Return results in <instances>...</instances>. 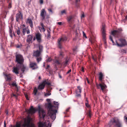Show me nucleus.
Listing matches in <instances>:
<instances>
[{
    "mask_svg": "<svg viewBox=\"0 0 127 127\" xmlns=\"http://www.w3.org/2000/svg\"><path fill=\"white\" fill-rule=\"evenodd\" d=\"M51 95V93L49 92H48L47 93H46L45 94V96H47L50 95Z\"/></svg>",
    "mask_w": 127,
    "mask_h": 127,
    "instance_id": "obj_40",
    "label": "nucleus"
},
{
    "mask_svg": "<svg viewBox=\"0 0 127 127\" xmlns=\"http://www.w3.org/2000/svg\"><path fill=\"white\" fill-rule=\"evenodd\" d=\"M90 41L91 42V43H93L94 42V41H93L92 40H90Z\"/></svg>",
    "mask_w": 127,
    "mask_h": 127,
    "instance_id": "obj_59",
    "label": "nucleus"
},
{
    "mask_svg": "<svg viewBox=\"0 0 127 127\" xmlns=\"http://www.w3.org/2000/svg\"><path fill=\"white\" fill-rule=\"evenodd\" d=\"M67 40V38L65 36L59 39L58 42V47L60 49H61L62 48L63 43L66 41Z\"/></svg>",
    "mask_w": 127,
    "mask_h": 127,
    "instance_id": "obj_8",
    "label": "nucleus"
},
{
    "mask_svg": "<svg viewBox=\"0 0 127 127\" xmlns=\"http://www.w3.org/2000/svg\"><path fill=\"white\" fill-rule=\"evenodd\" d=\"M33 35L32 34H30L27 36V41L29 44L30 43H32V39H33Z\"/></svg>",
    "mask_w": 127,
    "mask_h": 127,
    "instance_id": "obj_18",
    "label": "nucleus"
},
{
    "mask_svg": "<svg viewBox=\"0 0 127 127\" xmlns=\"http://www.w3.org/2000/svg\"><path fill=\"white\" fill-rule=\"evenodd\" d=\"M78 90H76V96L77 97H81L80 93L81 92L82 88L80 86L77 87Z\"/></svg>",
    "mask_w": 127,
    "mask_h": 127,
    "instance_id": "obj_19",
    "label": "nucleus"
},
{
    "mask_svg": "<svg viewBox=\"0 0 127 127\" xmlns=\"http://www.w3.org/2000/svg\"><path fill=\"white\" fill-rule=\"evenodd\" d=\"M109 124L110 127H121L122 124L118 118L114 117L110 120Z\"/></svg>",
    "mask_w": 127,
    "mask_h": 127,
    "instance_id": "obj_3",
    "label": "nucleus"
},
{
    "mask_svg": "<svg viewBox=\"0 0 127 127\" xmlns=\"http://www.w3.org/2000/svg\"><path fill=\"white\" fill-rule=\"evenodd\" d=\"M16 61L17 63L16 66L13 67L12 71L16 74H19V70L21 69L22 73H24L27 68L23 64L24 59L23 56L20 54L16 55Z\"/></svg>",
    "mask_w": 127,
    "mask_h": 127,
    "instance_id": "obj_1",
    "label": "nucleus"
},
{
    "mask_svg": "<svg viewBox=\"0 0 127 127\" xmlns=\"http://www.w3.org/2000/svg\"><path fill=\"white\" fill-rule=\"evenodd\" d=\"M63 55V53L62 52H60V57H62Z\"/></svg>",
    "mask_w": 127,
    "mask_h": 127,
    "instance_id": "obj_49",
    "label": "nucleus"
},
{
    "mask_svg": "<svg viewBox=\"0 0 127 127\" xmlns=\"http://www.w3.org/2000/svg\"><path fill=\"white\" fill-rule=\"evenodd\" d=\"M38 46L39 50H37L35 51H34L33 55V56L37 58L36 60L38 63H39L42 60L41 53L43 49V46L42 45H39Z\"/></svg>",
    "mask_w": 127,
    "mask_h": 127,
    "instance_id": "obj_4",
    "label": "nucleus"
},
{
    "mask_svg": "<svg viewBox=\"0 0 127 127\" xmlns=\"http://www.w3.org/2000/svg\"><path fill=\"white\" fill-rule=\"evenodd\" d=\"M70 109V108H68L66 110V111H68L69 109Z\"/></svg>",
    "mask_w": 127,
    "mask_h": 127,
    "instance_id": "obj_62",
    "label": "nucleus"
},
{
    "mask_svg": "<svg viewBox=\"0 0 127 127\" xmlns=\"http://www.w3.org/2000/svg\"><path fill=\"white\" fill-rule=\"evenodd\" d=\"M31 118L28 117L25 120L23 126L24 127H35L34 124L32 123H30Z\"/></svg>",
    "mask_w": 127,
    "mask_h": 127,
    "instance_id": "obj_5",
    "label": "nucleus"
},
{
    "mask_svg": "<svg viewBox=\"0 0 127 127\" xmlns=\"http://www.w3.org/2000/svg\"><path fill=\"white\" fill-rule=\"evenodd\" d=\"M122 30L121 29H119L117 30H114L111 32L112 34L114 36L118 37H119L121 33Z\"/></svg>",
    "mask_w": 127,
    "mask_h": 127,
    "instance_id": "obj_9",
    "label": "nucleus"
},
{
    "mask_svg": "<svg viewBox=\"0 0 127 127\" xmlns=\"http://www.w3.org/2000/svg\"><path fill=\"white\" fill-rule=\"evenodd\" d=\"M38 110L40 118L43 120L46 114L45 111L39 106H38Z\"/></svg>",
    "mask_w": 127,
    "mask_h": 127,
    "instance_id": "obj_7",
    "label": "nucleus"
},
{
    "mask_svg": "<svg viewBox=\"0 0 127 127\" xmlns=\"http://www.w3.org/2000/svg\"><path fill=\"white\" fill-rule=\"evenodd\" d=\"M50 67V66L49 65H47V67L46 68V69H47L48 68Z\"/></svg>",
    "mask_w": 127,
    "mask_h": 127,
    "instance_id": "obj_58",
    "label": "nucleus"
},
{
    "mask_svg": "<svg viewBox=\"0 0 127 127\" xmlns=\"http://www.w3.org/2000/svg\"><path fill=\"white\" fill-rule=\"evenodd\" d=\"M46 12L45 9H42L40 12V16L41 17V19L44 20L47 23L49 22L48 19L49 18V15H47L46 17Z\"/></svg>",
    "mask_w": 127,
    "mask_h": 127,
    "instance_id": "obj_6",
    "label": "nucleus"
},
{
    "mask_svg": "<svg viewBox=\"0 0 127 127\" xmlns=\"http://www.w3.org/2000/svg\"><path fill=\"white\" fill-rule=\"evenodd\" d=\"M81 71L83 72H84V68L83 67H82V69L81 70Z\"/></svg>",
    "mask_w": 127,
    "mask_h": 127,
    "instance_id": "obj_57",
    "label": "nucleus"
},
{
    "mask_svg": "<svg viewBox=\"0 0 127 127\" xmlns=\"http://www.w3.org/2000/svg\"><path fill=\"white\" fill-rule=\"evenodd\" d=\"M109 38L112 41V43L113 44V45H116V44H114V41H113V40L112 39V37L111 36H110Z\"/></svg>",
    "mask_w": 127,
    "mask_h": 127,
    "instance_id": "obj_34",
    "label": "nucleus"
},
{
    "mask_svg": "<svg viewBox=\"0 0 127 127\" xmlns=\"http://www.w3.org/2000/svg\"><path fill=\"white\" fill-rule=\"evenodd\" d=\"M4 127H6V123H5V121H4Z\"/></svg>",
    "mask_w": 127,
    "mask_h": 127,
    "instance_id": "obj_54",
    "label": "nucleus"
},
{
    "mask_svg": "<svg viewBox=\"0 0 127 127\" xmlns=\"http://www.w3.org/2000/svg\"><path fill=\"white\" fill-rule=\"evenodd\" d=\"M11 85L13 86H15V87H17V85L16 84V83L15 81L13 82L12 83Z\"/></svg>",
    "mask_w": 127,
    "mask_h": 127,
    "instance_id": "obj_33",
    "label": "nucleus"
},
{
    "mask_svg": "<svg viewBox=\"0 0 127 127\" xmlns=\"http://www.w3.org/2000/svg\"><path fill=\"white\" fill-rule=\"evenodd\" d=\"M105 26L104 25H102V34L103 36V40L104 41L105 44H106V33H105Z\"/></svg>",
    "mask_w": 127,
    "mask_h": 127,
    "instance_id": "obj_12",
    "label": "nucleus"
},
{
    "mask_svg": "<svg viewBox=\"0 0 127 127\" xmlns=\"http://www.w3.org/2000/svg\"><path fill=\"white\" fill-rule=\"evenodd\" d=\"M52 60V58L50 57H49L46 60V61L47 62H50Z\"/></svg>",
    "mask_w": 127,
    "mask_h": 127,
    "instance_id": "obj_36",
    "label": "nucleus"
},
{
    "mask_svg": "<svg viewBox=\"0 0 127 127\" xmlns=\"http://www.w3.org/2000/svg\"><path fill=\"white\" fill-rule=\"evenodd\" d=\"M92 58L94 60V61L95 62H96V61L97 59H96L94 57H93H93Z\"/></svg>",
    "mask_w": 127,
    "mask_h": 127,
    "instance_id": "obj_51",
    "label": "nucleus"
},
{
    "mask_svg": "<svg viewBox=\"0 0 127 127\" xmlns=\"http://www.w3.org/2000/svg\"><path fill=\"white\" fill-rule=\"evenodd\" d=\"M21 126V123L19 122L16 123L15 125H10V127H20Z\"/></svg>",
    "mask_w": 127,
    "mask_h": 127,
    "instance_id": "obj_23",
    "label": "nucleus"
},
{
    "mask_svg": "<svg viewBox=\"0 0 127 127\" xmlns=\"http://www.w3.org/2000/svg\"><path fill=\"white\" fill-rule=\"evenodd\" d=\"M13 96L15 97L16 98L17 97V96L15 94H13Z\"/></svg>",
    "mask_w": 127,
    "mask_h": 127,
    "instance_id": "obj_60",
    "label": "nucleus"
},
{
    "mask_svg": "<svg viewBox=\"0 0 127 127\" xmlns=\"http://www.w3.org/2000/svg\"><path fill=\"white\" fill-rule=\"evenodd\" d=\"M124 119L125 122H127V117L126 116H124Z\"/></svg>",
    "mask_w": 127,
    "mask_h": 127,
    "instance_id": "obj_45",
    "label": "nucleus"
},
{
    "mask_svg": "<svg viewBox=\"0 0 127 127\" xmlns=\"http://www.w3.org/2000/svg\"><path fill=\"white\" fill-rule=\"evenodd\" d=\"M85 105H86V106L87 107H90V106L88 104V103H86Z\"/></svg>",
    "mask_w": 127,
    "mask_h": 127,
    "instance_id": "obj_46",
    "label": "nucleus"
},
{
    "mask_svg": "<svg viewBox=\"0 0 127 127\" xmlns=\"http://www.w3.org/2000/svg\"><path fill=\"white\" fill-rule=\"evenodd\" d=\"M85 17L84 15V14H82L81 16V18H84Z\"/></svg>",
    "mask_w": 127,
    "mask_h": 127,
    "instance_id": "obj_53",
    "label": "nucleus"
},
{
    "mask_svg": "<svg viewBox=\"0 0 127 127\" xmlns=\"http://www.w3.org/2000/svg\"><path fill=\"white\" fill-rule=\"evenodd\" d=\"M61 14L63 15L64 14H66V11L65 10H64L61 11Z\"/></svg>",
    "mask_w": 127,
    "mask_h": 127,
    "instance_id": "obj_37",
    "label": "nucleus"
},
{
    "mask_svg": "<svg viewBox=\"0 0 127 127\" xmlns=\"http://www.w3.org/2000/svg\"><path fill=\"white\" fill-rule=\"evenodd\" d=\"M21 73L20 75V77H22V76L21 75Z\"/></svg>",
    "mask_w": 127,
    "mask_h": 127,
    "instance_id": "obj_63",
    "label": "nucleus"
},
{
    "mask_svg": "<svg viewBox=\"0 0 127 127\" xmlns=\"http://www.w3.org/2000/svg\"><path fill=\"white\" fill-rule=\"evenodd\" d=\"M83 36H85V37L86 38H87V37H86V34L83 31Z\"/></svg>",
    "mask_w": 127,
    "mask_h": 127,
    "instance_id": "obj_47",
    "label": "nucleus"
},
{
    "mask_svg": "<svg viewBox=\"0 0 127 127\" xmlns=\"http://www.w3.org/2000/svg\"><path fill=\"white\" fill-rule=\"evenodd\" d=\"M16 32L17 34L18 35H19L21 34V33L19 29V28L18 29H17L16 31Z\"/></svg>",
    "mask_w": 127,
    "mask_h": 127,
    "instance_id": "obj_32",
    "label": "nucleus"
},
{
    "mask_svg": "<svg viewBox=\"0 0 127 127\" xmlns=\"http://www.w3.org/2000/svg\"><path fill=\"white\" fill-rule=\"evenodd\" d=\"M26 23L29 24L30 25V27L31 28H32L33 27V24L31 19L29 18L27 19V20L26 21Z\"/></svg>",
    "mask_w": 127,
    "mask_h": 127,
    "instance_id": "obj_22",
    "label": "nucleus"
},
{
    "mask_svg": "<svg viewBox=\"0 0 127 127\" xmlns=\"http://www.w3.org/2000/svg\"><path fill=\"white\" fill-rule=\"evenodd\" d=\"M35 36L33 37V40L34 41L36 39L38 42L40 43L41 40V34L38 33L35 34Z\"/></svg>",
    "mask_w": 127,
    "mask_h": 127,
    "instance_id": "obj_11",
    "label": "nucleus"
},
{
    "mask_svg": "<svg viewBox=\"0 0 127 127\" xmlns=\"http://www.w3.org/2000/svg\"><path fill=\"white\" fill-rule=\"evenodd\" d=\"M86 81H87V82L88 84H90V82L89 81V80H88V78L87 77H86V79H85V83H86Z\"/></svg>",
    "mask_w": 127,
    "mask_h": 127,
    "instance_id": "obj_41",
    "label": "nucleus"
},
{
    "mask_svg": "<svg viewBox=\"0 0 127 127\" xmlns=\"http://www.w3.org/2000/svg\"><path fill=\"white\" fill-rule=\"evenodd\" d=\"M22 32L23 34L24 35L25 34V33L26 32L27 29L26 27L22 28Z\"/></svg>",
    "mask_w": 127,
    "mask_h": 127,
    "instance_id": "obj_27",
    "label": "nucleus"
},
{
    "mask_svg": "<svg viewBox=\"0 0 127 127\" xmlns=\"http://www.w3.org/2000/svg\"><path fill=\"white\" fill-rule=\"evenodd\" d=\"M34 93V95H35L36 94L37 92V89L36 88H35L34 89V90L33 91Z\"/></svg>",
    "mask_w": 127,
    "mask_h": 127,
    "instance_id": "obj_39",
    "label": "nucleus"
},
{
    "mask_svg": "<svg viewBox=\"0 0 127 127\" xmlns=\"http://www.w3.org/2000/svg\"><path fill=\"white\" fill-rule=\"evenodd\" d=\"M9 32L10 36L12 38L13 37L12 30L10 28H9Z\"/></svg>",
    "mask_w": 127,
    "mask_h": 127,
    "instance_id": "obj_28",
    "label": "nucleus"
},
{
    "mask_svg": "<svg viewBox=\"0 0 127 127\" xmlns=\"http://www.w3.org/2000/svg\"><path fill=\"white\" fill-rule=\"evenodd\" d=\"M48 10L49 11V12H51L52 14L53 13V11L51 9L49 8L48 9Z\"/></svg>",
    "mask_w": 127,
    "mask_h": 127,
    "instance_id": "obj_43",
    "label": "nucleus"
},
{
    "mask_svg": "<svg viewBox=\"0 0 127 127\" xmlns=\"http://www.w3.org/2000/svg\"><path fill=\"white\" fill-rule=\"evenodd\" d=\"M68 60L66 59L65 61L63 63V64L65 66L66 65L68 64Z\"/></svg>",
    "mask_w": 127,
    "mask_h": 127,
    "instance_id": "obj_31",
    "label": "nucleus"
},
{
    "mask_svg": "<svg viewBox=\"0 0 127 127\" xmlns=\"http://www.w3.org/2000/svg\"><path fill=\"white\" fill-rule=\"evenodd\" d=\"M22 46L21 45H16V48H19L21 47Z\"/></svg>",
    "mask_w": 127,
    "mask_h": 127,
    "instance_id": "obj_44",
    "label": "nucleus"
},
{
    "mask_svg": "<svg viewBox=\"0 0 127 127\" xmlns=\"http://www.w3.org/2000/svg\"><path fill=\"white\" fill-rule=\"evenodd\" d=\"M72 16H69L67 17V20L68 22L70 23L71 20L72 19Z\"/></svg>",
    "mask_w": 127,
    "mask_h": 127,
    "instance_id": "obj_30",
    "label": "nucleus"
},
{
    "mask_svg": "<svg viewBox=\"0 0 127 127\" xmlns=\"http://www.w3.org/2000/svg\"><path fill=\"white\" fill-rule=\"evenodd\" d=\"M71 70L70 69L66 73V74H68L71 72Z\"/></svg>",
    "mask_w": 127,
    "mask_h": 127,
    "instance_id": "obj_50",
    "label": "nucleus"
},
{
    "mask_svg": "<svg viewBox=\"0 0 127 127\" xmlns=\"http://www.w3.org/2000/svg\"><path fill=\"white\" fill-rule=\"evenodd\" d=\"M103 75L101 72H100L99 74V79L101 81H102L103 79Z\"/></svg>",
    "mask_w": 127,
    "mask_h": 127,
    "instance_id": "obj_24",
    "label": "nucleus"
},
{
    "mask_svg": "<svg viewBox=\"0 0 127 127\" xmlns=\"http://www.w3.org/2000/svg\"><path fill=\"white\" fill-rule=\"evenodd\" d=\"M43 0H40V3L41 4H42L43 3Z\"/></svg>",
    "mask_w": 127,
    "mask_h": 127,
    "instance_id": "obj_55",
    "label": "nucleus"
},
{
    "mask_svg": "<svg viewBox=\"0 0 127 127\" xmlns=\"http://www.w3.org/2000/svg\"><path fill=\"white\" fill-rule=\"evenodd\" d=\"M53 103V105L50 102L47 104V109L49 115L53 121L55 120L56 118V113L57 112L59 105V103L57 102L54 101Z\"/></svg>",
    "mask_w": 127,
    "mask_h": 127,
    "instance_id": "obj_2",
    "label": "nucleus"
},
{
    "mask_svg": "<svg viewBox=\"0 0 127 127\" xmlns=\"http://www.w3.org/2000/svg\"><path fill=\"white\" fill-rule=\"evenodd\" d=\"M96 85L97 88L98 89L100 87L103 92H104V90L106 89V86L103 83L100 84H99L96 83Z\"/></svg>",
    "mask_w": 127,
    "mask_h": 127,
    "instance_id": "obj_15",
    "label": "nucleus"
},
{
    "mask_svg": "<svg viewBox=\"0 0 127 127\" xmlns=\"http://www.w3.org/2000/svg\"><path fill=\"white\" fill-rule=\"evenodd\" d=\"M119 40L121 42V44H119L117 41H116V45L118 47H121L123 46L126 43V41L125 40V39H119Z\"/></svg>",
    "mask_w": 127,
    "mask_h": 127,
    "instance_id": "obj_13",
    "label": "nucleus"
},
{
    "mask_svg": "<svg viewBox=\"0 0 127 127\" xmlns=\"http://www.w3.org/2000/svg\"><path fill=\"white\" fill-rule=\"evenodd\" d=\"M51 126V123L49 121H47V122H44V123L40 121L38 124V127H50Z\"/></svg>",
    "mask_w": 127,
    "mask_h": 127,
    "instance_id": "obj_10",
    "label": "nucleus"
},
{
    "mask_svg": "<svg viewBox=\"0 0 127 127\" xmlns=\"http://www.w3.org/2000/svg\"><path fill=\"white\" fill-rule=\"evenodd\" d=\"M30 66L32 69H35L37 68L38 67L36 63L32 62L30 63Z\"/></svg>",
    "mask_w": 127,
    "mask_h": 127,
    "instance_id": "obj_20",
    "label": "nucleus"
},
{
    "mask_svg": "<svg viewBox=\"0 0 127 127\" xmlns=\"http://www.w3.org/2000/svg\"><path fill=\"white\" fill-rule=\"evenodd\" d=\"M91 112L90 110H89L88 113V115L90 117H91Z\"/></svg>",
    "mask_w": 127,
    "mask_h": 127,
    "instance_id": "obj_35",
    "label": "nucleus"
},
{
    "mask_svg": "<svg viewBox=\"0 0 127 127\" xmlns=\"http://www.w3.org/2000/svg\"><path fill=\"white\" fill-rule=\"evenodd\" d=\"M5 76V79H6L7 78V79L6 80H10L11 79V77L9 76L7 74H4V75Z\"/></svg>",
    "mask_w": 127,
    "mask_h": 127,
    "instance_id": "obj_26",
    "label": "nucleus"
},
{
    "mask_svg": "<svg viewBox=\"0 0 127 127\" xmlns=\"http://www.w3.org/2000/svg\"><path fill=\"white\" fill-rule=\"evenodd\" d=\"M46 84H48L49 83L46 81L45 80L39 85L38 89L39 90L43 89Z\"/></svg>",
    "mask_w": 127,
    "mask_h": 127,
    "instance_id": "obj_16",
    "label": "nucleus"
},
{
    "mask_svg": "<svg viewBox=\"0 0 127 127\" xmlns=\"http://www.w3.org/2000/svg\"><path fill=\"white\" fill-rule=\"evenodd\" d=\"M8 8H11V4L10 3L9 4V5H8Z\"/></svg>",
    "mask_w": 127,
    "mask_h": 127,
    "instance_id": "obj_56",
    "label": "nucleus"
},
{
    "mask_svg": "<svg viewBox=\"0 0 127 127\" xmlns=\"http://www.w3.org/2000/svg\"><path fill=\"white\" fill-rule=\"evenodd\" d=\"M26 32H27V34H29L30 33V31L29 30H27Z\"/></svg>",
    "mask_w": 127,
    "mask_h": 127,
    "instance_id": "obj_48",
    "label": "nucleus"
},
{
    "mask_svg": "<svg viewBox=\"0 0 127 127\" xmlns=\"http://www.w3.org/2000/svg\"><path fill=\"white\" fill-rule=\"evenodd\" d=\"M16 21L18 22H19L22 19V16L21 12H20L16 14Z\"/></svg>",
    "mask_w": 127,
    "mask_h": 127,
    "instance_id": "obj_17",
    "label": "nucleus"
},
{
    "mask_svg": "<svg viewBox=\"0 0 127 127\" xmlns=\"http://www.w3.org/2000/svg\"><path fill=\"white\" fill-rule=\"evenodd\" d=\"M116 3V0H111V4H115Z\"/></svg>",
    "mask_w": 127,
    "mask_h": 127,
    "instance_id": "obj_38",
    "label": "nucleus"
},
{
    "mask_svg": "<svg viewBox=\"0 0 127 127\" xmlns=\"http://www.w3.org/2000/svg\"><path fill=\"white\" fill-rule=\"evenodd\" d=\"M47 37H50V31L51 30L50 28L49 29V30H47Z\"/></svg>",
    "mask_w": 127,
    "mask_h": 127,
    "instance_id": "obj_29",
    "label": "nucleus"
},
{
    "mask_svg": "<svg viewBox=\"0 0 127 127\" xmlns=\"http://www.w3.org/2000/svg\"><path fill=\"white\" fill-rule=\"evenodd\" d=\"M26 111L29 114H33L36 112V111L33 106H31L29 109L26 110Z\"/></svg>",
    "mask_w": 127,
    "mask_h": 127,
    "instance_id": "obj_14",
    "label": "nucleus"
},
{
    "mask_svg": "<svg viewBox=\"0 0 127 127\" xmlns=\"http://www.w3.org/2000/svg\"><path fill=\"white\" fill-rule=\"evenodd\" d=\"M57 23L60 25H61L62 24V22H58Z\"/></svg>",
    "mask_w": 127,
    "mask_h": 127,
    "instance_id": "obj_52",
    "label": "nucleus"
},
{
    "mask_svg": "<svg viewBox=\"0 0 127 127\" xmlns=\"http://www.w3.org/2000/svg\"><path fill=\"white\" fill-rule=\"evenodd\" d=\"M40 25L42 27H38V28L39 30L40 31V32H44L45 31V30L44 28V26L42 22H41L40 23Z\"/></svg>",
    "mask_w": 127,
    "mask_h": 127,
    "instance_id": "obj_21",
    "label": "nucleus"
},
{
    "mask_svg": "<svg viewBox=\"0 0 127 127\" xmlns=\"http://www.w3.org/2000/svg\"><path fill=\"white\" fill-rule=\"evenodd\" d=\"M54 62L55 64L56 65L61 64V63L59 61L57 60H55L54 61Z\"/></svg>",
    "mask_w": 127,
    "mask_h": 127,
    "instance_id": "obj_25",
    "label": "nucleus"
},
{
    "mask_svg": "<svg viewBox=\"0 0 127 127\" xmlns=\"http://www.w3.org/2000/svg\"><path fill=\"white\" fill-rule=\"evenodd\" d=\"M59 76L60 78H62V77L61 76V75H59Z\"/></svg>",
    "mask_w": 127,
    "mask_h": 127,
    "instance_id": "obj_64",
    "label": "nucleus"
},
{
    "mask_svg": "<svg viewBox=\"0 0 127 127\" xmlns=\"http://www.w3.org/2000/svg\"><path fill=\"white\" fill-rule=\"evenodd\" d=\"M121 52L124 53H126V51L124 49H122L121 50Z\"/></svg>",
    "mask_w": 127,
    "mask_h": 127,
    "instance_id": "obj_42",
    "label": "nucleus"
},
{
    "mask_svg": "<svg viewBox=\"0 0 127 127\" xmlns=\"http://www.w3.org/2000/svg\"><path fill=\"white\" fill-rule=\"evenodd\" d=\"M25 96H26V99H29V98H28V96L27 95H26Z\"/></svg>",
    "mask_w": 127,
    "mask_h": 127,
    "instance_id": "obj_61",
    "label": "nucleus"
}]
</instances>
